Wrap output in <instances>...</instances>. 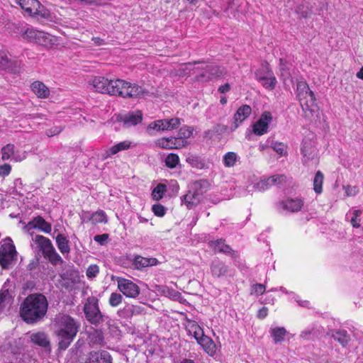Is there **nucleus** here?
Returning a JSON list of instances; mask_svg holds the SVG:
<instances>
[{"label": "nucleus", "mask_w": 363, "mask_h": 363, "mask_svg": "<svg viewBox=\"0 0 363 363\" xmlns=\"http://www.w3.org/2000/svg\"><path fill=\"white\" fill-rule=\"evenodd\" d=\"M90 88L101 94L120 96L123 98H137L145 93V89L123 79L109 80L104 77H95L89 82Z\"/></svg>", "instance_id": "obj_1"}, {"label": "nucleus", "mask_w": 363, "mask_h": 363, "mask_svg": "<svg viewBox=\"0 0 363 363\" xmlns=\"http://www.w3.org/2000/svg\"><path fill=\"white\" fill-rule=\"evenodd\" d=\"M52 329L60 350H65L75 338L80 324L68 314H57L52 321Z\"/></svg>", "instance_id": "obj_2"}, {"label": "nucleus", "mask_w": 363, "mask_h": 363, "mask_svg": "<svg viewBox=\"0 0 363 363\" xmlns=\"http://www.w3.org/2000/svg\"><path fill=\"white\" fill-rule=\"evenodd\" d=\"M48 302L40 294H30L26 298L20 308V315L27 323H35L41 320L48 311Z\"/></svg>", "instance_id": "obj_3"}, {"label": "nucleus", "mask_w": 363, "mask_h": 363, "mask_svg": "<svg viewBox=\"0 0 363 363\" xmlns=\"http://www.w3.org/2000/svg\"><path fill=\"white\" fill-rule=\"evenodd\" d=\"M209 183L207 180L200 179L190 183L187 193L182 197V201L187 208L191 209L199 205L203 199V194L207 191Z\"/></svg>", "instance_id": "obj_4"}, {"label": "nucleus", "mask_w": 363, "mask_h": 363, "mask_svg": "<svg viewBox=\"0 0 363 363\" xmlns=\"http://www.w3.org/2000/svg\"><path fill=\"white\" fill-rule=\"evenodd\" d=\"M33 240L38 245L43 256L48 259L52 265L63 264L64 260L57 252L50 239L43 235H38L33 238Z\"/></svg>", "instance_id": "obj_5"}, {"label": "nucleus", "mask_w": 363, "mask_h": 363, "mask_svg": "<svg viewBox=\"0 0 363 363\" xmlns=\"http://www.w3.org/2000/svg\"><path fill=\"white\" fill-rule=\"evenodd\" d=\"M0 247V265L4 269H9L17 259V252L11 238L4 239Z\"/></svg>", "instance_id": "obj_6"}, {"label": "nucleus", "mask_w": 363, "mask_h": 363, "mask_svg": "<svg viewBox=\"0 0 363 363\" xmlns=\"http://www.w3.org/2000/svg\"><path fill=\"white\" fill-rule=\"evenodd\" d=\"M21 8L30 16H40L45 19H50V11L38 0H16Z\"/></svg>", "instance_id": "obj_7"}, {"label": "nucleus", "mask_w": 363, "mask_h": 363, "mask_svg": "<svg viewBox=\"0 0 363 363\" xmlns=\"http://www.w3.org/2000/svg\"><path fill=\"white\" fill-rule=\"evenodd\" d=\"M84 312L87 320L91 324L98 325L104 321V315L99 307V300L94 296L87 298Z\"/></svg>", "instance_id": "obj_8"}, {"label": "nucleus", "mask_w": 363, "mask_h": 363, "mask_svg": "<svg viewBox=\"0 0 363 363\" xmlns=\"http://www.w3.org/2000/svg\"><path fill=\"white\" fill-rule=\"evenodd\" d=\"M255 77L258 82L267 89L273 90L276 87L277 81L267 62H263L255 72Z\"/></svg>", "instance_id": "obj_9"}, {"label": "nucleus", "mask_w": 363, "mask_h": 363, "mask_svg": "<svg viewBox=\"0 0 363 363\" xmlns=\"http://www.w3.org/2000/svg\"><path fill=\"white\" fill-rule=\"evenodd\" d=\"M301 151L303 155L302 162L304 165L315 167L318 164L319 160L317 156V150L313 140L304 138L301 143Z\"/></svg>", "instance_id": "obj_10"}, {"label": "nucleus", "mask_w": 363, "mask_h": 363, "mask_svg": "<svg viewBox=\"0 0 363 363\" xmlns=\"http://www.w3.org/2000/svg\"><path fill=\"white\" fill-rule=\"evenodd\" d=\"M300 104L306 119L312 121L318 117L319 107L313 92L308 94V96L304 98L303 100L300 101Z\"/></svg>", "instance_id": "obj_11"}, {"label": "nucleus", "mask_w": 363, "mask_h": 363, "mask_svg": "<svg viewBox=\"0 0 363 363\" xmlns=\"http://www.w3.org/2000/svg\"><path fill=\"white\" fill-rule=\"evenodd\" d=\"M116 281L118 290L127 298H135L140 294V287L131 280L117 277Z\"/></svg>", "instance_id": "obj_12"}, {"label": "nucleus", "mask_w": 363, "mask_h": 363, "mask_svg": "<svg viewBox=\"0 0 363 363\" xmlns=\"http://www.w3.org/2000/svg\"><path fill=\"white\" fill-rule=\"evenodd\" d=\"M304 205L303 199L301 197H288L280 201L277 204L278 210L287 213H296L300 211Z\"/></svg>", "instance_id": "obj_13"}, {"label": "nucleus", "mask_w": 363, "mask_h": 363, "mask_svg": "<svg viewBox=\"0 0 363 363\" xmlns=\"http://www.w3.org/2000/svg\"><path fill=\"white\" fill-rule=\"evenodd\" d=\"M180 125L181 119L178 118L162 119L150 123L147 127V130H172L177 128Z\"/></svg>", "instance_id": "obj_14"}, {"label": "nucleus", "mask_w": 363, "mask_h": 363, "mask_svg": "<svg viewBox=\"0 0 363 363\" xmlns=\"http://www.w3.org/2000/svg\"><path fill=\"white\" fill-rule=\"evenodd\" d=\"M206 70L208 72V74L201 73L196 76L197 81L206 82L213 79L223 77L227 73L224 67L213 65H206Z\"/></svg>", "instance_id": "obj_15"}, {"label": "nucleus", "mask_w": 363, "mask_h": 363, "mask_svg": "<svg viewBox=\"0 0 363 363\" xmlns=\"http://www.w3.org/2000/svg\"><path fill=\"white\" fill-rule=\"evenodd\" d=\"M1 155L3 161L11 160L18 162L26 157L25 152H21L13 144H7L4 146L1 150Z\"/></svg>", "instance_id": "obj_16"}, {"label": "nucleus", "mask_w": 363, "mask_h": 363, "mask_svg": "<svg viewBox=\"0 0 363 363\" xmlns=\"http://www.w3.org/2000/svg\"><path fill=\"white\" fill-rule=\"evenodd\" d=\"M21 65V62L17 58L9 57L6 52L0 51V68L16 73L20 72Z\"/></svg>", "instance_id": "obj_17"}, {"label": "nucleus", "mask_w": 363, "mask_h": 363, "mask_svg": "<svg viewBox=\"0 0 363 363\" xmlns=\"http://www.w3.org/2000/svg\"><path fill=\"white\" fill-rule=\"evenodd\" d=\"M272 121V116L269 111H264L259 120L253 125V132L257 135H262L267 133L269 123Z\"/></svg>", "instance_id": "obj_18"}, {"label": "nucleus", "mask_w": 363, "mask_h": 363, "mask_svg": "<svg viewBox=\"0 0 363 363\" xmlns=\"http://www.w3.org/2000/svg\"><path fill=\"white\" fill-rule=\"evenodd\" d=\"M119 121L125 128H130L140 123L143 121V113L140 111H135L121 115Z\"/></svg>", "instance_id": "obj_19"}, {"label": "nucleus", "mask_w": 363, "mask_h": 363, "mask_svg": "<svg viewBox=\"0 0 363 363\" xmlns=\"http://www.w3.org/2000/svg\"><path fill=\"white\" fill-rule=\"evenodd\" d=\"M22 36L26 40L38 44H43L45 42V33L35 30L33 28H27L23 33Z\"/></svg>", "instance_id": "obj_20"}, {"label": "nucleus", "mask_w": 363, "mask_h": 363, "mask_svg": "<svg viewBox=\"0 0 363 363\" xmlns=\"http://www.w3.org/2000/svg\"><path fill=\"white\" fill-rule=\"evenodd\" d=\"M26 227L28 230L34 228H38L45 233H50L52 230L51 224L48 223L41 216L35 217L31 221H30L28 223Z\"/></svg>", "instance_id": "obj_21"}, {"label": "nucleus", "mask_w": 363, "mask_h": 363, "mask_svg": "<svg viewBox=\"0 0 363 363\" xmlns=\"http://www.w3.org/2000/svg\"><path fill=\"white\" fill-rule=\"evenodd\" d=\"M133 264L135 269L140 270L145 267L156 266L159 264V261L155 257H144L137 255L135 257Z\"/></svg>", "instance_id": "obj_22"}, {"label": "nucleus", "mask_w": 363, "mask_h": 363, "mask_svg": "<svg viewBox=\"0 0 363 363\" xmlns=\"http://www.w3.org/2000/svg\"><path fill=\"white\" fill-rule=\"evenodd\" d=\"M203 350V351L210 357L216 356L218 347L214 341L208 336L200 339L198 343Z\"/></svg>", "instance_id": "obj_23"}, {"label": "nucleus", "mask_w": 363, "mask_h": 363, "mask_svg": "<svg viewBox=\"0 0 363 363\" xmlns=\"http://www.w3.org/2000/svg\"><path fill=\"white\" fill-rule=\"evenodd\" d=\"M29 338L32 343L44 348H50V342L49 337L44 332L33 333L30 335Z\"/></svg>", "instance_id": "obj_24"}, {"label": "nucleus", "mask_w": 363, "mask_h": 363, "mask_svg": "<svg viewBox=\"0 0 363 363\" xmlns=\"http://www.w3.org/2000/svg\"><path fill=\"white\" fill-rule=\"evenodd\" d=\"M346 218L349 220L353 228H359L363 222V210L352 209L347 213Z\"/></svg>", "instance_id": "obj_25"}, {"label": "nucleus", "mask_w": 363, "mask_h": 363, "mask_svg": "<svg viewBox=\"0 0 363 363\" xmlns=\"http://www.w3.org/2000/svg\"><path fill=\"white\" fill-rule=\"evenodd\" d=\"M88 363H111V357L106 351L91 352L89 355Z\"/></svg>", "instance_id": "obj_26"}, {"label": "nucleus", "mask_w": 363, "mask_h": 363, "mask_svg": "<svg viewBox=\"0 0 363 363\" xmlns=\"http://www.w3.org/2000/svg\"><path fill=\"white\" fill-rule=\"evenodd\" d=\"M32 91L39 98L45 99L50 95V89L40 81H35L30 86Z\"/></svg>", "instance_id": "obj_27"}, {"label": "nucleus", "mask_w": 363, "mask_h": 363, "mask_svg": "<svg viewBox=\"0 0 363 363\" xmlns=\"http://www.w3.org/2000/svg\"><path fill=\"white\" fill-rule=\"evenodd\" d=\"M252 112V108L248 105H243L240 106L234 115L235 128H238L239 123L244 121L250 116Z\"/></svg>", "instance_id": "obj_28"}, {"label": "nucleus", "mask_w": 363, "mask_h": 363, "mask_svg": "<svg viewBox=\"0 0 363 363\" xmlns=\"http://www.w3.org/2000/svg\"><path fill=\"white\" fill-rule=\"evenodd\" d=\"M57 248L62 255H68L70 252L69 241L62 234H58L55 238Z\"/></svg>", "instance_id": "obj_29"}, {"label": "nucleus", "mask_w": 363, "mask_h": 363, "mask_svg": "<svg viewBox=\"0 0 363 363\" xmlns=\"http://www.w3.org/2000/svg\"><path fill=\"white\" fill-rule=\"evenodd\" d=\"M142 312L141 308L135 305H126L123 309L118 311L119 316L123 318H129L135 314H140Z\"/></svg>", "instance_id": "obj_30"}, {"label": "nucleus", "mask_w": 363, "mask_h": 363, "mask_svg": "<svg viewBox=\"0 0 363 363\" xmlns=\"http://www.w3.org/2000/svg\"><path fill=\"white\" fill-rule=\"evenodd\" d=\"M132 143L129 140H124L122 142H120L117 143L115 145H113L107 151H106V157H110L111 155H116L118 152L128 150L131 147Z\"/></svg>", "instance_id": "obj_31"}, {"label": "nucleus", "mask_w": 363, "mask_h": 363, "mask_svg": "<svg viewBox=\"0 0 363 363\" xmlns=\"http://www.w3.org/2000/svg\"><path fill=\"white\" fill-rule=\"evenodd\" d=\"M211 270L213 276L220 277L225 274L227 268L222 262L216 259L211 263Z\"/></svg>", "instance_id": "obj_32"}, {"label": "nucleus", "mask_w": 363, "mask_h": 363, "mask_svg": "<svg viewBox=\"0 0 363 363\" xmlns=\"http://www.w3.org/2000/svg\"><path fill=\"white\" fill-rule=\"evenodd\" d=\"M333 339L340 342L343 347H345L350 340V337L345 330H337L333 332Z\"/></svg>", "instance_id": "obj_33"}, {"label": "nucleus", "mask_w": 363, "mask_h": 363, "mask_svg": "<svg viewBox=\"0 0 363 363\" xmlns=\"http://www.w3.org/2000/svg\"><path fill=\"white\" fill-rule=\"evenodd\" d=\"M240 159L237 153L228 152L223 157V163L225 167H233Z\"/></svg>", "instance_id": "obj_34"}, {"label": "nucleus", "mask_w": 363, "mask_h": 363, "mask_svg": "<svg viewBox=\"0 0 363 363\" xmlns=\"http://www.w3.org/2000/svg\"><path fill=\"white\" fill-rule=\"evenodd\" d=\"M297 96L299 101L303 100L304 98L308 96L312 91L310 90L308 85L305 82H298L296 84Z\"/></svg>", "instance_id": "obj_35"}, {"label": "nucleus", "mask_w": 363, "mask_h": 363, "mask_svg": "<svg viewBox=\"0 0 363 363\" xmlns=\"http://www.w3.org/2000/svg\"><path fill=\"white\" fill-rule=\"evenodd\" d=\"M286 330L283 327H276L270 329V334L275 343H279L284 340L286 335Z\"/></svg>", "instance_id": "obj_36"}, {"label": "nucleus", "mask_w": 363, "mask_h": 363, "mask_svg": "<svg viewBox=\"0 0 363 363\" xmlns=\"http://www.w3.org/2000/svg\"><path fill=\"white\" fill-rule=\"evenodd\" d=\"M211 247L215 252H220L224 253H230L231 251L230 247L224 243V240H218L210 242Z\"/></svg>", "instance_id": "obj_37"}, {"label": "nucleus", "mask_w": 363, "mask_h": 363, "mask_svg": "<svg viewBox=\"0 0 363 363\" xmlns=\"http://www.w3.org/2000/svg\"><path fill=\"white\" fill-rule=\"evenodd\" d=\"M324 176L320 171H318L313 179V189L315 193L320 194L323 191Z\"/></svg>", "instance_id": "obj_38"}, {"label": "nucleus", "mask_w": 363, "mask_h": 363, "mask_svg": "<svg viewBox=\"0 0 363 363\" xmlns=\"http://www.w3.org/2000/svg\"><path fill=\"white\" fill-rule=\"evenodd\" d=\"M166 191H167V189H166V186L164 184H157L152 192V196L153 199L157 200V201L161 199L163 197Z\"/></svg>", "instance_id": "obj_39"}, {"label": "nucleus", "mask_w": 363, "mask_h": 363, "mask_svg": "<svg viewBox=\"0 0 363 363\" xmlns=\"http://www.w3.org/2000/svg\"><path fill=\"white\" fill-rule=\"evenodd\" d=\"M172 137L171 138H162L155 141V145L162 149H173L172 146Z\"/></svg>", "instance_id": "obj_40"}, {"label": "nucleus", "mask_w": 363, "mask_h": 363, "mask_svg": "<svg viewBox=\"0 0 363 363\" xmlns=\"http://www.w3.org/2000/svg\"><path fill=\"white\" fill-rule=\"evenodd\" d=\"M90 220L92 221L93 223H106L108 221L107 216L105 212L103 211H99L94 213L91 215Z\"/></svg>", "instance_id": "obj_41"}, {"label": "nucleus", "mask_w": 363, "mask_h": 363, "mask_svg": "<svg viewBox=\"0 0 363 363\" xmlns=\"http://www.w3.org/2000/svg\"><path fill=\"white\" fill-rule=\"evenodd\" d=\"M179 162V157L177 154L169 153L165 159V164L167 167L173 169Z\"/></svg>", "instance_id": "obj_42"}, {"label": "nucleus", "mask_w": 363, "mask_h": 363, "mask_svg": "<svg viewBox=\"0 0 363 363\" xmlns=\"http://www.w3.org/2000/svg\"><path fill=\"white\" fill-rule=\"evenodd\" d=\"M162 292L167 297H169L171 299H173L175 301L179 300L182 296L181 293H179V291H177L173 289H170L169 287H164Z\"/></svg>", "instance_id": "obj_43"}, {"label": "nucleus", "mask_w": 363, "mask_h": 363, "mask_svg": "<svg viewBox=\"0 0 363 363\" xmlns=\"http://www.w3.org/2000/svg\"><path fill=\"white\" fill-rule=\"evenodd\" d=\"M270 147L280 156H285L287 155L286 146L284 143L274 142L271 144Z\"/></svg>", "instance_id": "obj_44"}, {"label": "nucleus", "mask_w": 363, "mask_h": 363, "mask_svg": "<svg viewBox=\"0 0 363 363\" xmlns=\"http://www.w3.org/2000/svg\"><path fill=\"white\" fill-rule=\"evenodd\" d=\"M122 300L123 296L121 294L116 292H113L110 295L108 303L112 307H117L121 303Z\"/></svg>", "instance_id": "obj_45"}, {"label": "nucleus", "mask_w": 363, "mask_h": 363, "mask_svg": "<svg viewBox=\"0 0 363 363\" xmlns=\"http://www.w3.org/2000/svg\"><path fill=\"white\" fill-rule=\"evenodd\" d=\"M289 69L290 64L289 62L283 58L279 60V69L281 72V74L283 77H289Z\"/></svg>", "instance_id": "obj_46"}, {"label": "nucleus", "mask_w": 363, "mask_h": 363, "mask_svg": "<svg viewBox=\"0 0 363 363\" xmlns=\"http://www.w3.org/2000/svg\"><path fill=\"white\" fill-rule=\"evenodd\" d=\"M186 161L193 167L201 168L202 162L198 156L189 155L186 157Z\"/></svg>", "instance_id": "obj_47"}, {"label": "nucleus", "mask_w": 363, "mask_h": 363, "mask_svg": "<svg viewBox=\"0 0 363 363\" xmlns=\"http://www.w3.org/2000/svg\"><path fill=\"white\" fill-rule=\"evenodd\" d=\"M286 181V176L283 174H277L268 177V182L270 183L271 186L281 184Z\"/></svg>", "instance_id": "obj_48"}, {"label": "nucleus", "mask_w": 363, "mask_h": 363, "mask_svg": "<svg viewBox=\"0 0 363 363\" xmlns=\"http://www.w3.org/2000/svg\"><path fill=\"white\" fill-rule=\"evenodd\" d=\"M194 128L190 126H183L179 131V135L184 140L191 138L193 134Z\"/></svg>", "instance_id": "obj_49"}, {"label": "nucleus", "mask_w": 363, "mask_h": 363, "mask_svg": "<svg viewBox=\"0 0 363 363\" xmlns=\"http://www.w3.org/2000/svg\"><path fill=\"white\" fill-rule=\"evenodd\" d=\"M99 273V267L96 264H91L88 267L86 272V275L88 279L95 278Z\"/></svg>", "instance_id": "obj_50"}, {"label": "nucleus", "mask_w": 363, "mask_h": 363, "mask_svg": "<svg viewBox=\"0 0 363 363\" xmlns=\"http://www.w3.org/2000/svg\"><path fill=\"white\" fill-rule=\"evenodd\" d=\"M152 211L158 217H163L167 212L166 208L160 203L154 204L152 207Z\"/></svg>", "instance_id": "obj_51"}, {"label": "nucleus", "mask_w": 363, "mask_h": 363, "mask_svg": "<svg viewBox=\"0 0 363 363\" xmlns=\"http://www.w3.org/2000/svg\"><path fill=\"white\" fill-rule=\"evenodd\" d=\"M269 186H271V184L268 182L267 178L257 182L255 185L252 186V189L255 191H262L267 189Z\"/></svg>", "instance_id": "obj_52"}, {"label": "nucleus", "mask_w": 363, "mask_h": 363, "mask_svg": "<svg viewBox=\"0 0 363 363\" xmlns=\"http://www.w3.org/2000/svg\"><path fill=\"white\" fill-rule=\"evenodd\" d=\"M172 140L173 149H179L188 145L187 140H184L179 135L177 138L172 137Z\"/></svg>", "instance_id": "obj_53"}, {"label": "nucleus", "mask_w": 363, "mask_h": 363, "mask_svg": "<svg viewBox=\"0 0 363 363\" xmlns=\"http://www.w3.org/2000/svg\"><path fill=\"white\" fill-rule=\"evenodd\" d=\"M197 63L198 62H194V64H191L189 62V63L182 65L179 69V74L180 76H185V75L190 74L193 65H196Z\"/></svg>", "instance_id": "obj_54"}, {"label": "nucleus", "mask_w": 363, "mask_h": 363, "mask_svg": "<svg viewBox=\"0 0 363 363\" xmlns=\"http://www.w3.org/2000/svg\"><path fill=\"white\" fill-rule=\"evenodd\" d=\"M265 291V286L262 284H255L252 286L251 294L259 296Z\"/></svg>", "instance_id": "obj_55"}, {"label": "nucleus", "mask_w": 363, "mask_h": 363, "mask_svg": "<svg viewBox=\"0 0 363 363\" xmlns=\"http://www.w3.org/2000/svg\"><path fill=\"white\" fill-rule=\"evenodd\" d=\"M201 327L194 320H187L186 329L189 334H192L195 331L201 329Z\"/></svg>", "instance_id": "obj_56"}, {"label": "nucleus", "mask_w": 363, "mask_h": 363, "mask_svg": "<svg viewBox=\"0 0 363 363\" xmlns=\"http://www.w3.org/2000/svg\"><path fill=\"white\" fill-rule=\"evenodd\" d=\"M11 171V166L9 164L0 165V176L5 177L8 176Z\"/></svg>", "instance_id": "obj_57"}, {"label": "nucleus", "mask_w": 363, "mask_h": 363, "mask_svg": "<svg viewBox=\"0 0 363 363\" xmlns=\"http://www.w3.org/2000/svg\"><path fill=\"white\" fill-rule=\"evenodd\" d=\"M108 239V235L106 233L95 235L94 238V241L100 245H104Z\"/></svg>", "instance_id": "obj_58"}, {"label": "nucleus", "mask_w": 363, "mask_h": 363, "mask_svg": "<svg viewBox=\"0 0 363 363\" xmlns=\"http://www.w3.org/2000/svg\"><path fill=\"white\" fill-rule=\"evenodd\" d=\"M193 337L196 339L197 343H199V340L202 339L203 337H205L206 335L204 334L203 330L202 328L198 330L197 331H195L191 334Z\"/></svg>", "instance_id": "obj_59"}, {"label": "nucleus", "mask_w": 363, "mask_h": 363, "mask_svg": "<svg viewBox=\"0 0 363 363\" xmlns=\"http://www.w3.org/2000/svg\"><path fill=\"white\" fill-rule=\"evenodd\" d=\"M268 314V309L267 307H262L260 308L257 313V317L260 319H263L267 317Z\"/></svg>", "instance_id": "obj_60"}, {"label": "nucleus", "mask_w": 363, "mask_h": 363, "mask_svg": "<svg viewBox=\"0 0 363 363\" xmlns=\"http://www.w3.org/2000/svg\"><path fill=\"white\" fill-rule=\"evenodd\" d=\"M230 90V85L228 83H226L220 86H219L218 91L220 94H225L228 92Z\"/></svg>", "instance_id": "obj_61"}, {"label": "nucleus", "mask_w": 363, "mask_h": 363, "mask_svg": "<svg viewBox=\"0 0 363 363\" xmlns=\"http://www.w3.org/2000/svg\"><path fill=\"white\" fill-rule=\"evenodd\" d=\"M62 131V128H55L53 130L52 129H50L47 131V135L48 137L53 136L55 135H57L60 133Z\"/></svg>", "instance_id": "obj_62"}, {"label": "nucleus", "mask_w": 363, "mask_h": 363, "mask_svg": "<svg viewBox=\"0 0 363 363\" xmlns=\"http://www.w3.org/2000/svg\"><path fill=\"white\" fill-rule=\"evenodd\" d=\"M91 40L96 45H102L105 44L104 40L99 37H94Z\"/></svg>", "instance_id": "obj_63"}, {"label": "nucleus", "mask_w": 363, "mask_h": 363, "mask_svg": "<svg viewBox=\"0 0 363 363\" xmlns=\"http://www.w3.org/2000/svg\"><path fill=\"white\" fill-rule=\"evenodd\" d=\"M4 307V296L2 294H0V313L3 312Z\"/></svg>", "instance_id": "obj_64"}]
</instances>
